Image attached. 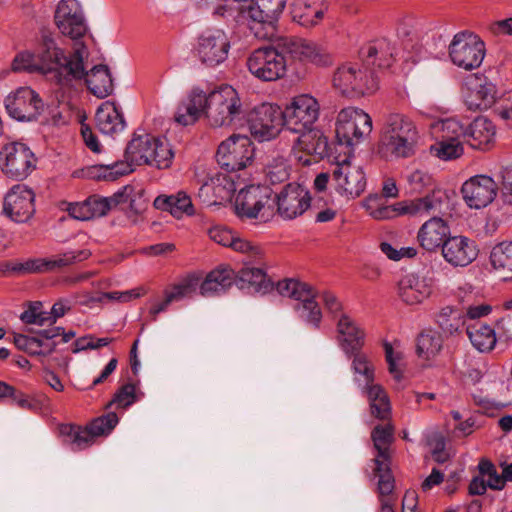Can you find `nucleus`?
Listing matches in <instances>:
<instances>
[{"instance_id": "nucleus-40", "label": "nucleus", "mask_w": 512, "mask_h": 512, "mask_svg": "<svg viewBox=\"0 0 512 512\" xmlns=\"http://www.w3.org/2000/svg\"><path fill=\"white\" fill-rule=\"evenodd\" d=\"M365 393L370 403L371 414L380 420H387L391 415V405L383 387L378 384L370 385Z\"/></svg>"}, {"instance_id": "nucleus-42", "label": "nucleus", "mask_w": 512, "mask_h": 512, "mask_svg": "<svg viewBox=\"0 0 512 512\" xmlns=\"http://www.w3.org/2000/svg\"><path fill=\"white\" fill-rule=\"evenodd\" d=\"M467 335L472 345L481 352L490 351L496 344L495 332L487 325L470 326L467 328Z\"/></svg>"}, {"instance_id": "nucleus-59", "label": "nucleus", "mask_w": 512, "mask_h": 512, "mask_svg": "<svg viewBox=\"0 0 512 512\" xmlns=\"http://www.w3.org/2000/svg\"><path fill=\"white\" fill-rule=\"evenodd\" d=\"M113 341L112 338L104 337V338H95L92 335H87L84 337L78 338L73 344V353H78L84 350H93L99 349L103 346H107Z\"/></svg>"}, {"instance_id": "nucleus-53", "label": "nucleus", "mask_w": 512, "mask_h": 512, "mask_svg": "<svg viewBox=\"0 0 512 512\" xmlns=\"http://www.w3.org/2000/svg\"><path fill=\"white\" fill-rule=\"evenodd\" d=\"M84 17L82 8L77 0H61L55 11V24Z\"/></svg>"}, {"instance_id": "nucleus-5", "label": "nucleus", "mask_w": 512, "mask_h": 512, "mask_svg": "<svg viewBox=\"0 0 512 512\" xmlns=\"http://www.w3.org/2000/svg\"><path fill=\"white\" fill-rule=\"evenodd\" d=\"M155 136L151 134H134L125 149V160L115 162L111 165L95 166L93 170H104L103 174L93 175V177L115 180L116 178L129 174L133 171L132 165H149L152 158V147Z\"/></svg>"}, {"instance_id": "nucleus-37", "label": "nucleus", "mask_w": 512, "mask_h": 512, "mask_svg": "<svg viewBox=\"0 0 512 512\" xmlns=\"http://www.w3.org/2000/svg\"><path fill=\"white\" fill-rule=\"evenodd\" d=\"M82 79H85L90 92L98 98H105L113 92V80L106 65H96L89 72L85 71Z\"/></svg>"}, {"instance_id": "nucleus-11", "label": "nucleus", "mask_w": 512, "mask_h": 512, "mask_svg": "<svg viewBox=\"0 0 512 512\" xmlns=\"http://www.w3.org/2000/svg\"><path fill=\"white\" fill-rule=\"evenodd\" d=\"M255 148L248 136L232 135L218 147V164L228 172L240 171L252 164Z\"/></svg>"}, {"instance_id": "nucleus-64", "label": "nucleus", "mask_w": 512, "mask_h": 512, "mask_svg": "<svg viewBox=\"0 0 512 512\" xmlns=\"http://www.w3.org/2000/svg\"><path fill=\"white\" fill-rule=\"evenodd\" d=\"M235 235L234 232L225 227H214L209 230L210 239L225 247L231 246Z\"/></svg>"}, {"instance_id": "nucleus-18", "label": "nucleus", "mask_w": 512, "mask_h": 512, "mask_svg": "<svg viewBox=\"0 0 512 512\" xmlns=\"http://www.w3.org/2000/svg\"><path fill=\"white\" fill-rule=\"evenodd\" d=\"M277 213L285 220L301 216L311 204L308 189L299 183H289L276 195Z\"/></svg>"}, {"instance_id": "nucleus-16", "label": "nucleus", "mask_w": 512, "mask_h": 512, "mask_svg": "<svg viewBox=\"0 0 512 512\" xmlns=\"http://www.w3.org/2000/svg\"><path fill=\"white\" fill-rule=\"evenodd\" d=\"M10 117L18 121H34L42 113L44 104L39 95L29 87H20L4 100Z\"/></svg>"}, {"instance_id": "nucleus-31", "label": "nucleus", "mask_w": 512, "mask_h": 512, "mask_svg": "<svg viewBox=\"0 0 512 512\" xmlns=\"http://www.w3.org/2000/svg\"><path fill=\"white\" fill-rule=\"evenodd\" d=\"M296 134L298 136L294 140L293 145L295 152H304L307 155H313L318 158L328 155V140L321 130L311 128Z\"/></svg>"}, {"instance_id": "nucleus-4", "label": "nucleus", "mask_w": 512, "mask_h": 512, "mask_svg": "<svg viewBox=\"0 0 512 512\" xmlns=\"http://www.w3.org/2000/svg\"><path fill=\"white\" fill-rule=\"evenodd\" d=\"M332 84L341 95L349 98H358L378 89V80L374 71L352 62L344 63L336 68Z\"/></svg>"}, {"instance_id": "nucleus-13", "label": "nucleus", "mask_w": 512, "mask_h": 512, "mask_svg": "<svg viewBox=\"0 0 512 512\" xmlns=\"http://www.w3.org/2000/svg\"><path fill=\"white\" fill-rule=\"evenodd\" d=\"M372 131L371 117L362 109L343 108L337 116L336 136L340 143L352 146Z\"/></svg>"}, {"instance_id": "nucleus-36", "label": "nucleus", "mask_w": 512, "mask_h": 512, "mask_svg": "<svg viewBox=\"0 0 512 512\" xmlns=\"http://www.w3.org/2000/svg\"><path fill=\"white\" fill-rule=\"evenodd\" d=\"M393 51L394 48L387 39H379L363 47L361 54L367 67L372 65L388 68L393 61Z\"/></svg>"}, {"instance_id": "nucleus-43", "label": "nucleus", "mask_w": 512, "mask_h": 512, "mask_svg": "<svg viewBox=\"0 0 512 512\" xmlns=\"http://www.w3.org/2000/svg\"><path fill=\"white\" fill-rule=\"evenodd\" d=\"M495 86L492 83L479 85L466 98V104L470 110H485L495 102Z\"/></svg>"}, {"instance_id": "nucleus-54", "label": "nucleus", "mask_w": 512, "mask_h": 512, "mask_svg": "<svg viewBox=\"0 0 512 512\" xmlns=\"http://www.w3.org/2000/svg\"><path fill=\"white\" fill-rule=\"evenodd\" d=\"M245 10L246 6L236 4L232 1L216 7L214 14L226 19L227 21L238 23L241 21H247Z\"/></svg>"}, {"instance_id": "nucleus-38", "label": "nucleus", "mask_w": 512, "mask_h": 512, "mask_svg": "<svg viewBox=\"0 0 512 512\" xmlns=\"http://www.w3.org/2000/svg\"><path fill=\"white\" fill-rule=\"evenodd\" d=\"M490 262L504 280H512V242H501L494 246Z\"/></svg>"}, {"instance_id": "nucleus-29", "label": "nucleus", "mask_w": 512, "mask_h": 512, "mask_svg": "<svg viewBox=\"0 0 512 512\" xmlns=\"http://www.w3.org/2000/svg\"><path fill=\"white\" fill-rule=\"evenodd\" d=\"M337 333L339 345L346 354L356 353L364 345V331L346 314H341L337 321Z\"/></svg>"}, {"instance_id": "nucleus-14", "label": "nucleus", "mask_w": 512, "mask_h": 512, "mask_svg": "<svg viewBox=\"0 0 512 512\" xmlns=\"http://www.w3.org/2000/svg\"><path fill=\"white\" fill-rule=\"evenodd\" d=\"M449 56L454 65L464 70L478 68L485 56V44L476 35L457 33L449 45Z\"/></svg>"}, {"instance_id": "nucleus-27", "label": "nucleus", "mask_w": 512, "mask_h": 512, "mask_svg": "<svg viewBox=\"0 0 512 512\" xmlns=\"http://www.w3.org/2000/svg\"><path fill=\"white\" fill-rule=\"evenodd\" d=\"M450 234V228L441 217L433 216L423 223L417 235L420 246L428 251L435 252L442 248Z\"/></svg>"}, {"instance_id": "nucleus-7", "label": "nucleus", "mask_w": 512, "mask_h": 512, "mask_svg": "<svg viewBox=\"0 0 512 512\" xmlns=\"http://www.w3.org/2000/svg\"><path fill=\"white\" fill-rule=\"evenodd\" d=\"M371 438L377 450L374 473L378 477V490L383 496L389 495L394 489V477L390 470V445L394 440V426L391 423L375 426Z\"/></svg>"}, {"instance_id": "nucleus-12", "label": "nucleus", "mask_w": 512, "mask_h": 512, "mask_svg": "<svg viewBox=\"0 0 512 512\" xmlns=\"http://www.w3.org/2000/svg\"><path fill=\"white\" fill-rule=\"evenodd\" d=\"M248 126L251 136L259 141H270L278 136L284 127L283 112L278 105L262 103L248 114Z\"/></svg>"}, {"instance_id": "nucleus-30", "label": "nucleus", "mask_w": 512, "mask_h": 512, "mask_svg": "<svg viewBox=\"0 0 512 512\" xmlns=\"http://www.w3.org/2000/svg\"><path fill=\"white\" fill-rule=\"evenodd\" d=\"M448 206V195L441 189H434L425 197L412 200L404 212L410 215L428 216L441 214Z\"/></svg>"}, {"instance_id": "nucleus-3", "label": "nucleus", "mask_w": 512, "mask_h": 512, "mask_svg": "<svg viewBox=\"0 0 512 512\" xmlns=\"http://www.w3.org/2000/svg\"><path fill=\"white\" fill-rule=\"evenodd\" d=\"M244 116L238 92L230 85L221 86L207 94V123L212 128H228Z\"/></svg>"}, {"instance_id": "nucleus-48", "label": "nucleus", "mask_w": 512, "mask_h": 512, "mask_svg": "<svg viewBox=\"0 0 512 512\" xmlns=\"http://www.w3.org/2000/svg\"><path fill=\"white\" fill-rule=\"evenodd\" d=\"M266 181L271 185L283 183L289 178V169L283 156L272 157L265 166Z\"/></svg>"}, {"instance_id": "nucleus-61", "label": "nucleus", "mask_w": 512, "mask_h": 512, "mask_svg": "<svg viewBox=\"0 0 512 512\" xmlns=\"http://www.w3.org/2000/svg\"><path fill=\"white\" fill-rule=\"evenodd\" d=\"M31 259H28L24 262H13V261H3L0 262V276L6 277L13 274L24 275V274H32L31 271Z\"/></svg>"}, {"instance_id": "nucleus-21", "label": "nucleus", "mask_w": 512, "mask_h": 512, "mask_svg": "<svg viewBox=\"0 0 512 512\" xmlns=\"http://www.w3.org/2000/svg\"><path fill=\"white\" fill-rule=\"evenodd\" d=\"M271 194L266 186L250 185L241 189L234 201L236 215L242 219L257 218L260 211L270 204Z\"/></svg>"}, {"instance_id": "nucleus-57", "label": "nucleus", "mask_w": 512, "mask_h": 512, "mask_svg": "<svg viewBox=\"0 0 512 512\" xmlns=\"http://www.w3.org/2000/svg\"><path fill=\"white\" fill-rule=\"evenodd\" d=\"M118 416L115 412H109L106 415L94 419L88 426L95 437L105 435L117 425Z\"/></svg>"}, {"instance_id": "nucleus-28", "label": "nucleus", "mask_w": 512, "mask_h": 512, "mask_svg": "<svg viewBox=\"0 0 512 512\" xmlns=\"http://www.w3.org/2000/svg\"><path fill=\"white\" fill-rule=\"evenodd\" d=\"M92 255L88 249L66 251L52 258H31L32 273L53 272L87 260Z\"/></svg>"}, {"instance_id": "nucleus-49", "label": "nucleus", "mask_w": 512, "mask_h": 512, "mask_svg": "<svg viewBox=\"0 0 512 512\" xmlns=\"http://www.w3.org/2000/svg\"><path fill=\"white\" fill-rule=\"evenodd\" d=\"M347 355L353 356L351 367L355 375V379L359 380L358 375L363 377V381L365 382V390L368 388V386L374 385V366L368 357L360 351Z\"/></svg>"}, {"instance_id": "nucleus-32", "label": "nucleus", "mask_w": 512, "mask_h": 512, "mask_svg": "<svg viewBox=\"0 0 512 512\" xmlns=\"http://www.w3.org/2000/svg\"><path fill=\"white\" fill-rule=\"evenodd\" d=\"M399 296L408 305L421 303L431 294V286L414 274L402 277L398 284Z\"/></svg>"}, {"instance_id": "nucleus-10", "label": "nucleus", "mask_w": 512, "mask_h": 512, "mask_svg": "<svg viewBox=\"0 0 512 512\" xmlns=\"http://www.w3.org/2000/svg\"><path fill=\"white\" fill-rule=\"evenodd\" d=\"M286 130L298 133L315 128L314 124L320 115L318 100L309 95L301 94L292 98L282 110Z\"/></svg>"}, {"instance_id": "nucleus-22", "label": "nucleus", "mask_w": 512, "mask_h": 512, "mask_svg": "<svg viewBox=\"0 0 512 512\" xmlns=\"http://www.w3.org/2000/svg\"><path fill=\"white\" fill-rule=\"evenodd\" d=\"M332 180L340 194L358 197L365 190L366 178L360 165L345 159L336 164L332 172Z\"/></svg>"}, {"instance_id": "nucleus-15", "label": "nucleus", "mask_w": 512, "mask_h": 512, "mask_svg": "<svg viewBox=\"0 0 512 512\" xmlns=\"http://www.w3.org/2000/svg\"><path fill=\"white\" fill-rule=\"evenodd\" d=\"M0 155L1 169L11 178L23 179L35 168L34 153L24 143H8L2 148Z\"/></svg>"}, {"instance_id": "nucleus-33", "label": "nucleus", "mask_w": 512, "mask_h": 512, "mask_svg": "<svg viewBox=\"0 0 512 512\" xmlns=\"http://www.w3.org/2000/svg\"><path fill=\"white\" fill-rule=\"evenodd\" d=\"M495 126L485 117H477L466 129L465 142L473 149L485 150L493 142Z\"/></svg>"}, {"instance_id": "nucleus-44", "label": "nucleus", "mask_w": 512, "mask_h": 512, "mask_svg": "<svg viewBox=\"0 0 512 512\" xmlns=\"http://www.w3.org/2000/svg\"><path fill=\"white\" fill-rule=\"evenodd\" d=\"M436 140L465 142L466 129L455 119H445L432 126Z\"/></svg>"}, {"instance_id": "nucleus-19", "label": "nucleus", "mask_w": 512, "mask_h": 512, "mask_svg": "<svg viewBox=\"0 0 512 512\" xmlns=\"http://www.w3.org/2000/svg\"><path fill=\"white\" fill-rule=\"evenodd\" d=\"M34 192L23 184L14 185L5 195L3 213L16 223L28 221L34 214Z\"/></svg>"}, {"instance_id": "nucleus-1", "label": "nucleus", "mask_w": 512, "mask_h": 512, "mask_svg": "<svg viewBox=\"0 0 512 512\" xmlns=\"http://www.w3.org/2000/svg\"><path fill=\"white\" fill-rule=\"evenodd\" d=\"M87 55L85 44L77 42L73 46L71 56L67 58L51 33L43 31L40 52L36 57L42 74L51 75V79L57 84L67 86L72 80H81L85 75L83 60Z\"/></svg>"}, {"instance_id": "nucleus-20", "label": "nucleus", "mask_w": 512, "mask_h": 512, "mask_svg": "<svg viewBox=\"0 0 512 512\" xmlns=\"http://www.w3.org/2000/svg\"><path fill=\"white\" fill-rule=\"evenodd\" d=\"M284 56L326 67L333 63L332 56L312 42L300 38L281 37L278 39Z\"/></svg>"}, {"instance_id": "nucleus-17", "label": "nucleus", "mask_w": 512, "mask_h": 512, "mask_svg": "<svg viewBox=\"0 0 512 512\" xmlns=\"http://www.w3.org/2000/svg\"><path fill=\"white\" fill-rule=\"evenodd\" d=\"M230 50V41L222 29L204 31L198 38L197 53L202 63L216 66L224 62Z\"/></svg>"}, {"instance_id": "nucleus-35", "label": "nucleus", "mask_w": 512, "mask_h": 512, "mask_svg": "<svg viewBox=\"0 0 512 512\" xmlns=\"http://www.w3.org/2000/svg\"><path fill=\"white\" fill-rule=\"evenodd\" d=\"M95 122L98 130L106 135L120 132L125 127V120L118 108L109 102L103 103L96 111Z\"/></svg>"}, {"instance_id": "nucleus-62", "label": "nucleus", "mask_w": 512, "mask_h": 512, "mask_svg": "<svg viewBox=\"0 0 512 512\" xmlns=\"http://www.w3.org/2000/svg\"><path fill=\"white\" fill-rule=\"evenodd\" d=\"M184 214L191 216L195 214L194 206L190 196L184 191L176 194V207L173 209V216L181 218Z\"/></svg>"}, {"instance_id": "nucleus-45", "label": "nucleus", "mask_w": 512, "mask_h": 512, "mask_svg": "<svg viewBox=\"0 0 512 512\" xmlns=\"http://www.w3.org/2000/svg\"><path fill=\"white\" fill-rule=\"evenodd\" d=\"M238 281L240 288L253 287L255 291L266 289L269 285L266 279V273L260 267H250L245 265L238 272Z\"/></svg>"}, {"instance_id": "nucleus-24", "label": "nucleus", "mask_w": 512, "mask_h": 512, "mask_svg": "<svg viewBox=\"0 0 512 512\" xmlns=\"http://www.w3.org/2000/svg\"><path fill=\"white\" fill-rule=\"evenodd\" d=\"M444 260L453 267H465L478 256L475 242L465 236H450L441 248Z\"/></svg>"}, {"instance_id": "nucleus-47", "label": "nucleus", "mask_w": 512, "mask_h": 512, "mask_svg": "<svg viewBox=\"0 0 512 512\" xmlns=\"http://www.w3.org/2000/svg\"><path fill=\"white\" fill-rule=\"evenodd\" d=\"M430 153L442 161L458 159L464 153L463 141L436 140L430 146Z\"/></svg>"}, {"instance_id": "nucleus-56", "label": "nucleus", "mask_w": 512, "mask_h": 512, "mask_svg": "<svg viewBox=\"0 0 512 512\" xmlns=\"http://www.w3.org/2000/svg\"><path fill=\"white\" fill-rule=\"evenodd\" d=\"M437 322L441 329L449 334L458 331L463 321L457 311L450 308L443 309L438 315Z\"/></svg>"}, {"instance_id": "nucleus-6", "label": "nucleus", "mask_w": 512, "mask_h": 512, "mask_svg": "<svg viewBox=\"0 0 512 512\" xmlns=\"http://www.w3.org/2000/svg\"><path fill=\"white\" fill-rule=\"evenodd\" d=\"M286 0H252L246 6L248 26L259 39H271L275 36Z\"/></svg>"}, {"instance_id": "nucleus-39", "label": "nucleus", "mask_w": 512, "mask_h": 512, "mask_svg": "<svg viewBox=\"0 0 512 512\" xmlns=\"http://www.w3.org/2000/svg\"><path fill=\"white\" fill-rule=\"evenodd\" d=\"M60 434L64 437V442L72 446V450H82L94 443L95 436L89 426L80 427L76 425H61Z\"/></svg>"}, {"instance_id": "nucleus-23", "label": "nucleus", "mask_w": 512, "mask_h": 512, "mask_svg": "<svg viewBox=\"0 0 512 512\" xmlns=\"http://www.w3.org/2000/svg\"><path fill=\"white\" fill-rule=\"evenodd\" d=\"M497 189V184L491 177L476 175L463 183L461 193L470 208L481 209L494 200Z\"/></svg>"}, {"instance_id": "nucleus-9", "label": "nucleus", "mask_w": 512, "mask_h": 512, "mask_svg": "<svg viewBox=\"0 0 512 512\" xmlns=\"http://www.w3.org/2000/svg\"><path fill=\"white\" fill-rule=\"evenodd\" d=\"M277 291L280 295L297 301L294 309L301 319L314 326L319 325L322 314L311 286L295 279H284L278 282Z\"/></svg>"}, {"instance_id": "nucleus-26", "label": "nucleus", "mask_w": 512, "mask_h": 512, "mask_svg": "<svg viewBox=\"0 0 512 512\" xmlns=\"http://www.w3.org/2000/svg\"><path fill=\"white\" fill-rule=\"evenodd\" d=\"M329 9L327 0H294L291 4V17L305 28L320 24Z\"/></svg>"}, {"instance_id": "nucleus-8", "label": "nucleus", "mask_w": 512, "mask_h": 512, "mask_svg": "<svg viewBox=\"0 0 512 512\" xmlns=\"http://www.w3.org/2000/svg\"><path fill=\"white\" fill-rule=\"evenodd\" d=\"M249 72L262 81H275L285 76L287 62L279 40L276 46L255 49L247 58Z\"/></svg>"}, {"instance_id": "nucleus-52", "label": "nucleus", "mask_w": 512, "mask_h": 512, "mask_svg": "<svg viewBox=\"0 0 512 512\" xmlns=\"http://www.w3.org/2000/svg\"><path fill=\"white\" fill-rule=\"evenodd\" d=\"M199 285V277L196 275H189L174 285L172 290H166L165 292L169 296L172 302L180 301L185 297H190L197 289Z\"/></svg>"}, {"instance_id": "nucleus-34", "label": "nucleus", "mask_w": 512, "mask_h": 512, "mask_svg": "<svg viewBox=\"0 0 512 512\" xmlns=\"http://www.w3.org/2000/svg\"><path fill=\"white\" fill-rule=\"evenodd\" d=\"M235 281V273L229 267H219L207 274L200 285V294L204 297L226 292Z\"/></svg>"}, {"instance_id": "nucleus-63", "label": "nucleus", "mask_w": 512, "mask_h": 512, "mask_svg": "<svg viewBox=\"0 0 512 512\" xmlns=\"http://www.w3.org/2000/svg\"><path fill=\"white\" fill-rule=\"evenodd\" d=\"M86 200L89 207V212L92 214L91 219L105 216L110 211L106 197L92 195Z\"/></svg>"}, {"instance_id": "nucleus-50", "label": "nucleus", "mask_w": 512, "mask_h": 512, "mask_svg": "<svg viewBox=\"0 0 512 512\" xmlns=\"http://www.w3.org/2000/svg\"><path fill=\"white\" fill-rule=\"evenodd\" d=\"M364 207L375 219H389L396 215V210L385 205L384 198L380 194L369 195L364 201Z\"/></svg>"}, {"instance_id": "nucleus-58", "label": "nucleus", "mask_w": 512, "mask_h": 512, "mask_svg": "<svg viewBox=\"0 0 512 512\" xmlns=\"http://www.w3.org/2000/svg\"><path fill=\"white\" fill-rule=\"evenodd\" d=\"M12 70L14 72H40L37 57L30 52L19 53L12 62Z\"/></svg>"}, {"instance_id": "nucleus-41", "label": "nucleus", "mask_w": 512, "mask_h": 512, "mask_svg": "<svg viewBox=\"0 0 512 512\" xmlns=\"http://www.w3.org/2000/svg\"><path fill=\"white\" fill-rule=\"evenodd\" d=\"M443 346V339L438 332L428 330L417 337L416 353L425 360L434 358L439 354Z\"/></svg>"}, {"instance_id": "nucleus-46", "label": "nucleus", "mask_w": 512, "mask_h": 512, "mask_svg": "<svg viewBox=\"0 0 512 512\" xmlns=\"http://www.w3.org/2000/svg\"><path fill=\"white\" fill-rule=\"evenodd\" d=\"M152 158L150 166L158 169L169 168L174 158L171 145L165 138L155 137L152 147Z\"/></svg>"}, {"instance_id": "nucleus-25", "label": "nucleus", "mask_w": 512, "mask_h": 512, "mask_svg": "<svg viewBox=\"0 0 512 512\" xmlns=\"http://www.w3.org/2000/svg\"><path fill=\"white\" fill-rule=\"evenodd\" d=\"M206 109L207 93L195 87L178 104L174 120L182 126L194 125L203 115L206 116Z\"/></svg>"}, {"instance_id": "nucleus-55", "label": "nucleus", "mask_w": 512, "mask_h": 512, "mask_svg": "<svg viewBox=\"0 0 512 512\" xmlns=\"http://www.w3.org/2000/svg\"><path fill=\"white\" fill-rule=\"evenodd\" d=\"M135 390V385L132 383L121 386L106 407L115 405L117 408H126L132 405L136 401Z\"/></svg>"}, {"instance_id": "nucleus-60", "label": "nucleus", "mask_w": 512, "mask_h": 512, "mask_svg": "<svg viewBox=\"0 0 512 512\" xmlns=\"http://www.w3.org/2000/svg\"><path fill=\"white\" fill-rule=\"evenodd\" d=\"M230 248L236 252L246 254L251 260L261 259L263 255V251L260 246L239 237L237 234L235 235Z\"/></svg>"}, {"instance_id": "nucleus-51", "label": "nucleus", "mask_w": 512, "mask_h": 512, "mask_svg": "<svg viewBox=\"0 0 512 512\" xmlns=\"http://www.w3.org/2000/svg\"><path fill=\"white\" fill-rule=\"evenodd\" d=\"M56 26L61 34L73 40L74 44L82 42L81 39L88 31V26L84 17L57 23Z\"/></svg>"}, {"instance_id": "nucleus-2", "label": "nucleus", "mask_w": 512, "mask_h": 512, "mask_svg": "<svg viewBox=\"0 0 512 512\" xmlns=\"http://www.w3.org/2000/svg\"><path fill=\"white\" fill-rule=\"evenodd\" d=\"M417 141L418 132L411 119L391 113L385 120L379 152L386 158H408L414 155Z\"/></svg>"}]
</instances>
